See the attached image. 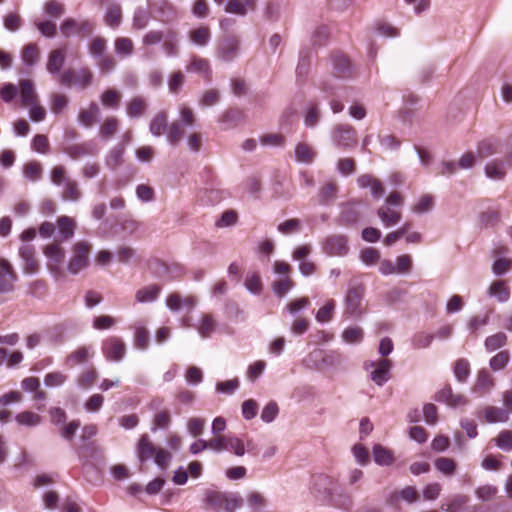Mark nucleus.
Instances as JSON below:
<instances>
[{"label":"nucleus","instance_id":"12","mask_svg":"<svg viewBox=\"0 0 512 512\" xmlns=\"http://www.w3.org/2000/svg\"><path fill=\"white\" fill-rule=\"evenodd\" d=\"M101 351L108 361L120 362L125 357L126 346L120 337L110 336L102 342Z\"/></svg>","mask_w":512,"mask_h":512},{"label":"nucleus","instance_id":"59","mask_svg":"<svg viewBox=\"0 0 512 512\" xmlns=\"http://www.w3.org/2000/svg\"><path fill=\"white\" fill-rule=\"evenodd\" d=\"M63 200L76 202L81 198V192L78 189L76 181L68 180L64 185V191L62 193Z\"/></svg>","mask_w":512,"mask_h":512},{"label":"nucleus","instance_id":"6","mask_svg":"<svg viewBox=\"0 0 512 512\" xmlns=\"http://www.w3.org/2000/svg\"><path fill=\"white\" fill-rule=\"evenodd\" d=\"M90 249L91 245L85 241H80L74 244L72 248V256L67 264V270L70 274L76 275L87 268L89 264L88 254Z\"/></svg>","mask_w":512,"mask_h":512},{"label":"nucleus","instance_id":"32","mask_svg":"<svg viewBox=\"0 0 512 512\" xmlns=\"http://www.w3.org/2000/svg\"><path fill=\"white\" fill-rule=\"evenodd\" d=\"M59 228V240L66 241L73 237L75 231V221L68 216H61L57 220Z\"/></svg>","mask_w":512,"mask_h":512},{"label":"nucleus","instance_id":"21","mask_svg":"<svg viewBox=\"0 0 512 512\" xmlns=\"http://www.w3.org/2000/svg\"><path fill=\"white\" fill-rule=\"evenodd\" d=\"M217 325V321L211 314H203L196 329L201 338L207 339L216 331Z\"/></svg>","mask_w":512,"mask_h":512},{"label":"nucleus","instance_id":"64","mask_svg":"<svg viewBox=\"0 0 512 512\" xmlns=\"http://www.w3.org/2000/svg\"><path fill=\"white\" fill-rule=\"evenodd\" d=\"M497 447L504 451H512V432L509 430L501 431L494 439Z\"/></svg>","mask_w":512,"mask_h":512},{"label":"nucleus","instance_id":"9","mask_svg":"<svg viewBox=\"0 0 512 512\" xmlns=\"http://www.w3.org/2000/svg\"><path fill=\"white\" fill-rule=\"evenodd\" d=\"M362 204L359 201H348L341 205V211L335 223L343 227H355L361 219Z\"/></svg>","mask_w":512,"mask_h":512},{"label":"nucleus","instance_id":"1","mask_svg":"<svg viewBox=\"0 0 512 512\" xmlns=\"http://www.w3.org/2000/svg\"><path fill=\"white\" fill-rule=\"evenodd\" d=\"M310 490L336 508H348L351 504L350 496L341 489L337 490L334 487L333 478L328 475H314L311 479Z\"/></svg>","mask_w":512,"mask_h":512},{"label":"nucleus","instance_id":"14","mask_svg":"<svg viewBox=\"0 0 512 512\" xmlns=\"http://www.w3.org/2000/svg\"><path fill=\"white\" fill-rule=\"evenodd\" d=\"M66 153L72 159H78L84 156H95L99 153V147L94 140H88L67 147Z\"/></svg>","mask_w":512,"mask_h":512},{"label":"nucleus","instance_id":"20","mask_svg":"<svg viewBox=\"0 0 512 512\" xmlns=\"http://www.w3.org/2000/svg\"><path fill=\"white\" fill-rule=\"evenodd\" d=\"M494 387V379L486 369L478 372L473 391L480 395L488 393Z\"/></svg>","mask_w":512,"mask_h":512},{"label":"nucleus","instance_id":"7","mask_svg":"<svg viewBox=\"0 0 512 512\" xmlns=\"http://www.w3.org/2000/svg\"><path fill=\"white\" fill-rule=\"evenodd\" d=\"M240 54V41L237 37L228 35L219 40L215 56L218 60L230 63Z\"/></svg>","mask_w":512,"mask_h":512},{"label":"nucleus","instance_id":"44","mask_svg":"<svg viewBox=\"0 0 512 512\" xmlns=\"http://www.w3.org/2000/svg\"><path fill=\"white\" fill-rule=\"evenodd\" d=\"M510 358V352L508 350H502L490 358L489 367L494 372L503 370L510 362Z\"/></svg>","mask_w":512,"mask_h":512},{"label":"nucleus","instance_id":"48","mask_svg":"<svg viewBox=\"0 0 512 512\" xmlns=\"http://www.w3.org/2000/svg\"><path fill=\"white\" fill-rule=\"evenodd\" d=\"M485 175L492 180H501L505 176L504 164L501 161H491L485 165Z\"/></svg>","mask_w":512,"mask_h":512},{"label":"nucleus","instance_id":"47","mask_svg":"<svg viewBox=\"0 0 512 512\" xmlns=\"http://www.w3.org/2000/svg\"><path fill=\"white\" fill-rule=\"evenodd\" d=\"M225 494V492L207 491L205 493V502L214 511L219 512L223 508V504L225 502Z\"/></svg>","mask_w":512,"mask_h":512},{"label":"nucleus","instance_id":"5","mask_svg":"<svg viewBox=\"0 0 512 512\" xmlns=\"http://www.w3.org/2000/svg\"><path fill=\"white\" fill-rule=\"evenodd\" d=\"M322 252L329 257H345L350 247L348 237L343 234H331L320 243Z\"/></svg>","mask_w":512,"mask_h":512},{"label":"nucleus","instance_id":"45","mask_svg":"<svg viewBox=\"0 0 512 512\" xmlns=\"http://www.w3.org/2000/svg\"><path fill=\"white\" fill-rule=\"evenodd\" d=\"M364 338V332L359 326H349L342 333V340L347 344L361 343Z\"/></svg>","mask_w":512,"mask_h":512},{"label":"nucleus","instance_id":"4","mask_svg":"<svg viewBox=\"0 0 512 512\" xmlns=\"http://www.w3.org/2000/svg\"><path fill=\"white\" fill-rule=\"evenodd\" d=\"M136 452L140 462L153 460L160 468H165L171 459L170 453L162 448L155 447L146 434L139 439Z\"/></svg>","mask_w":512,"mask_h":512},{"label":"nucleus","instance_id":"40","mask_svg":"<svg viewBox=\"0 0 512 512\" xmlns=\"http://www.w3.org/2000/svg\"><path fill=\"white\" fill-rule=\"evenodd\" d=\"M190 41L200 47H205L211 40V32L208 27H199L189 34Z\"/></svg>","mask_w":512,"mask_h":512},{"label":"nucleus","instance_id":"39","mask_svg":"<svg viewBox=\"0 0 512 512\" xmlns=\"http://www.w3.org/2000/svg\"><path fill=\"white\" fill-rule=\"evenodd\" d=\"M134 46L130 38L119 37L114 42V51L121 58H128L133 54Z\"/></svg>","mask_w":512,"mask_h":512},{"label":"nucleus","instance_id":"3","mask_svg":"<svg viewBox=\"0 0 512 512\" xmlns=\"http://www.w3.org/2000/svg\"><path fill=\"white\" fill-rule=\"evenodd\" d=\"M149 131L154 137H160L163 133H166V140L171 146H177L182 137L180 124L176 122L168 124V116L165 111L152 118Z\"/></svg>","mask_w":512,"mask_h":512},{"label":"nucleus","instance_id":"28","mask_svg":"<svg viewBox=\"0 0 512 512\" xmlns=\"http://www.w3.org/2000/svg\"><path fill=\"white\" fill-rule=\"evenodd\" d=\"M374 462L379 466H389L393 463L394 457L390 450L381 444H375L372 448Z\"/></svg>","mask_w":512,"mask_h":512},{"label":"nucleus","instance_id":"52","mask_svg":"<svg viewBox=\"0 0 512 512\" xmlns=\"http://www.w3.org/2000/svg\"><path fill=\"white\" fill-rule=\"evenodd\" d=\"M107 52V41L102 37H96L92 40L89 46V54L95 60L106 55Z\"/></svg>","mask_w":512,"mask_h":512},{"label":"nucleus","instance_id":"42","mask_svg":"<svg viewBox=\"0 0 512 512\" xmlns=\"http://www.w3.org/2000/svg\"><path fill=\"white\" fill-rule=\"evenodd\" d=\"M377 215L381 219L385 227H390L398 223L401 219V214L392 210L389 207H381L377 210Z\"/></svg>","mask_w":512,"mask_h":512},{"label":"nucleus","instance_id":"10","mask_svg":"<svg viewBox=\"0 0 512 512\" xmlns=\"http://www.w3.org/2000/svg\"><path fill=\"white\" fill-rule=\"evenodd\" d=\"M331 139L336 147L349 149L357 144V133L351 125L339 124L333 129Z\"/></svg>","mask_w":512,"mask_h":512},{"label":"nucleus","instance_id":"46","mask_svg":"<svg viewBox=\"0 0 512 512\" xmlns=\"http://www.w3.org/2000/svg\"><path fill=\"white\" fill-rule=\"evenodd\" d=\"M122 20V10L119 4H115L108 8L104 16V22L107 26L116 28Z\"/></svg>","mask_w":512,"mask_h":512},{"label":"nucleus","instance_id":"33","mask_svg":"<svg viewBox=\"0 0 512 512\" xmlns=\"http://www.w3.org/2000/svg\"><path fill=\"white\" fill-rule=\"evenodd\" d=\"M20 87V101L22 105L27 106L37 102V94L35 93L34 85L31 80H21Z\"/></svg>","mask_w":512,"mask_h":512},{"label":"nucleus","instance_id":"8","mask_svg":"<svg viewBox=\"0 0 512 512\" xmlns=\"http://www.w3.org/2000/svg\"><path fill=\"white\" fill-rule=\"evenodd\" d=\"M391 361L380 359L378 362L367 360L364 369L370 371V379L379 387L383 386L391 378Z\"/></svg>","mask_w":512,"mask_h":512},{"label":"nucleus","instance_id":"55","mask_svg":"<svg viewBox=\"0 0 512 512\" xmlns=\"http://www.w3.org/2000/svg\"><path fill=\"white\" fill-rule=\"evenodd\" d=\"M88 358V348L87 347H79L72 353H70L65 361V364L69 367H74L76 365L82 364Z\"/></svg>","mask_w":512,"mask_h":512},{"label":"nucleus","instance_id":"16","mask_svg":"<svg viewBox=\"0 0 512 512\" xmlns=\"http://www.w3.org/2000/svg\"><path fill=\"white\" fill-rule=\"evenodd\" d=\"M19 256L23 260V271L27 274L36 273L38 263L35 259V249L33 245L23 244L19 248Z\"/></svg>","mask_w":512,"mask_h":512},{"label":"nucleus","instance_id":"22","mask_svg":"<svg viewBox=\"0 0 512 512\" xmlns=\"http://www.w3.org/2000/svg\"><path fill=\"white\" fill-rule=\"evenodd\" d=\"M160 293L161 287L152 284L139 289L135 294V299L138 303H152L159 298Z\"/></svg>","mask_w":512,"mask_h":512},{"label":"nucleus","instance_id":"36","mask_svg":"<svg viewBox=\"0 0 512 512\" xmlns=\"http://www.w3.org/2000/svg\"><path fill=\"white\" fill-rule=\"evenodd\" d=\"M150 20V11L143 7H137L133 13L132 27L135 30H142L148 26Z\"/></svg>","mask_w":512,"mask_h":512},{"label":"nucleus","instance_id":"49","mask_svg":"<svg viewBox=\"0 0 512 512\" xmlns=\"http://www.w3.org/2000/svg\"><path fill=\"white\" fill-rule=\"evenodd\" d=\"M453 372H454L455 378L459 382H461V383L466 382V380L468 379V377L470 375L469 361L464 358H460V359L456 360L454 363Z\"/></svg>","mask_w":512,"mask_h":512},{"label":"nucleus","instance_id":"61","mask_svg":"<svg viewBox=\"0 0 512 512\" xmlns=\"http://www.w3.org/2000/svg\"><path fill=\"white\" fill-rule=\"evenodd\" d=\"M68 98L59 93H52L50 95L51 111L54 114H60L68 106Z\"/></svg>","mask_w":512,"mask_h":512},{"label":"nucleus","instance_id":"24","mask_svg":"<svg viewBox=\"0 0 512 512\" xmlns=\"http://www.w3.org/2000/svg\"><path fill=\"white\" fill-rule=\"evenodd\" d=\"M417 492L414 487L406 486L400 491L392 492L388 497L390 505H396L399 500H404L407 503H414L417 500Z\"/></svg>","mask_w":512,"mask_h":512},{"label":"nucleus","instance_id":"60","mask_svg":"<svg viewBox=\"0 0 512 512\" xmlns=\"http://www.w3.org/2000/svg\"><path fill=\"white\" fill-rule=\"evenodd\" d=\"M334 310L335 301L330 299L317 311L315 318L319 323H327L331 321Z\"/></svg>","mask_w":512,"mask_h":512},{"label":"nucleus","instance_id":"17","mask_svg":"<svg viewBox=\"0 0 512 512\" xmlns=\"http://www.w3.org/2000/svg\"><path fill=\"white\" fill-rule=\"evenodd\" d=\"M45 256L48 258L50 264L49 269L53 273H58L60 265L62 264L65 256L64 249L58 244H50L44 250Z\"/></svg>","mask_w":512,"mask_h":512},{"label":"nucleus","instance_id":"29","mask_svg":"<svg viewBox=\"0 0 512 512\" xmlns=\"http://www.w3.org/2000/svg\"><path fill=\"white\" fill-rule=\"evenodd\" d=\"M147 109L146 100L142 97H134L127 104L126 114L129 118H140Z\"/></svg>","mask_w":512,"mask_h":512},{"label":"nucleus","instance_id":"34","mask_svg":"<svg viewBox=\"0 0 512 512\" xmlns=\"http://www.w3.org/2000/svg\"><path fill=\"white\" fill-rule=\"evenodd\" d=\"M507 341L508 337L504 332H497L485 339L484 347L488 353H492L504 347L507 344Z\"/></svg>","mask_w":512,"mask_h":512},{"label":"nucleus","instance_id":"54","mask_svg":"<svg viewBox=\"0 0 512 512\" xmlns=\"http://www.w3.org/2000/svg\"><path fill=\"white\" fill-rule=\"evenodd\" d=\"M337 195V186L334 183H327L319 191V202L322 205H329Z\"/></svg>","mask_w":512,"mask_h":512},{"label":"nucleus","instance_id":"23","mask_svg":"<svg viewBox=\"0 0 512 512\" xmlns=\"http://www.w3.org/2000/svg\"><path fill=\"white\" fill-rule=\"evenodd\" d=\"M510 413L507 409L488 406L484 410V418L487 423H504L509 420Z\"/></svg>","mask_w":512,"mask_h":512},{"label":"nucleus","instance_id":"50","mask_svg":"<svg viewBox=\"0 0 512 512\" xmlns=\"http://www.w3.org/2000/svg\"><path fill=\"white\" fill-rule=\"evenodd\" d=\"M119 122L115 117H109L99 128V137L103 140H109L117 131Z\"/></svg>","mask_w":512,"mask_h":512},{"label":"nucleus","instance_id":"25","mask_svg":"<svg viewBox=\"0 0 512 512\" xmlns=\"http://www.w3.org/2000/svg\"><path fill=\"white\" fill-rule=\"evenodd\" d=\"M124 144H118L109 150L105 157V165L110 170H115L123 163Z\"/></svg>","mask_w":512,"mask_h":512},{"label":"nucleus","instance_id":"51","mask_svg":"<svg viewBox=\"0 0 512 512\" xmlns=\"http://www.w3.org/2000/svg\"><path fill=\"white\" fill-rule=\"evenodd\" d=\"M311 64L310 51L308 49H301L299 53V60L296 67L297 78L305 77L309 71Z\"/></svg>","mask_w":512,"mask_h":512},{"label":"nucleus","instance_id":"18","mask_svg":"<svg viewBox=\"0 0 512 512\" xmlns=\"http://www.w3.org/2000/svg\"><path fill=\"white\" fill-rule=\"evenodd\" d=\"M334 73L339 78H347L351 75L352 66L349 59L341 53L333 54L331 57Z\"/></svg>","mask_w":512,"mask_h":512},{"label":"nucleus","instance_id":"13","mask_svg":"<svg viewBox=\"0 0 512 512\" xmlns=\"http://www.w3.org/2000/svg\"><path fill=\"white\" fill-rule=\"evenodd\" d=\"M17 279L18 277L11 264L6 259H0V293L12 292Z\"/></svg>","mask_w":512,"mask_h":512},{"label":"nucleus","instance_id":"2","mask_svg":"<svg viewBox=\"0 0 512 512\" xmlns=\"http://www.w3.org/2000/svg\"><path fill=\"white\" fill-rule=\"evenodd\" d=\"M364 297L365 287L362 283L349 286L343 298V316L348 319H360L365 312Z\"/></svg>","mask_w":512,"mask_h":512},{"label":"nucleus","instance_id":"62","mask_svg":"<svg viewBox=\"0 0 512 512\" xmlns=\"http://www.w3.org/2000/svg\"><path fill=\"white\" fill-rule=\"evenodd\" d=\"M166 37V30H150L142 38L145 46H153L162 43Z\"/></svg>","mask_w":512,"mask_h":512},{"label":"nucleus","instance_id":"35","mask_svg":"<svg viewBox=\"0 0 512 512\" xmlns=\"http://www.w3.org/2000/svg\"><path fill=\"white\" fill-rule=\"evenodd\" d=\"M489 295L497 299L500 303H505L510 298V290L505 282L498 280L494 282L489 288Z\"/></svg>","mask_w":512,"mask_h":512},{"label":"nucleus","instance_id":"53","mask_svg":"<svg viewBox=\"0 0 512 512\" xmlns=\"http://www.w3.org/2000/svg\"><path fill=\"white\" fill-rule=\"evenodd\" d=\"M435 468L445 476H451L455 473L456 463L451 458L440 457L434 461Z\"/></svg>","mask_w":512,"mask_h":512},{"label":"nucleus","instance_id":"11","mask_svg":"<svg viewBox=\"0 0 512 512\" xmlns=\"http://www.w3.org/2000/svg\"><path fill=\"white\" fill-rule=\"evenodd\" d=\"M92 73L88 68H81L77 72L72 69L65 70L59 77V82L63 86L74 85L85 89L92 83Z\"/></svg>","mask_w":512,"mask_h":512},{"label":"nucleus","instance_id":"19","mask_svg":"<svg viewBox=\"0 0 512 512\" xmlns=\"http://www.w3.org/2000/svg\"><path fill=\"white\" fill-rule=\"evenodd\" d=\"M162 50L169 57H176L179 54V36L173 29H166V37L162 41Z\"/></svg>","mask_w":512,"mask_h":512},{"label":"nucleus","instance_id":"56","mask_svg":"<svg viewBox=\"0 0 512 512\" xmlns=\"http://www.w3.org/2000/svg\"><path fill=\"white\" fill-rule=\"evenodd\" d=\"M244 285L247 291L253 295H260L263 289L260 276L256 272L246 276Z\"/></svg>","mask_w":512,"mask_h":512},{"label":"nucleus","instance_id":"37","mask_svg":"<svg viewBox=\"0 0 512 512\" xmlns=\"http://www.w3.org/2000/svg\"><path fill=\"white\" fill-rule=\"evenodd\" d=\"M186 70L192 73L204 74L208 80L211 77L210 64L207 59L194 57L187 65Z\"/></svg>","mask_w":512,"mask_h":512},{"label":"nucleus","instance_id":"31","mask_svg":"<svg viewBox=\"0 0 512 512\" xmlns=\"http://www.w3.org/2000/svg\"><path fill=\"white\" fill-rule=\"evenodd\" d=\"M14 420L20 426L37 427L42 422V417L32 411H22L15 415Z\"/></svg>","mask_w":512,"mask_h":512},{"label":"nucleus","instance_id":"38","mask_svg":"<svg viewBox=\"0 0 512 512\" xmlns=\"http://www.w3.org/2000/svg\"><path fill=\"white\" fill-rule=\"evenodd\" d=\"M21 60L26 67L35 66L39 61V50L37 45L34 43L25 45L22 50Z\"/></svg>","mask_w":512,"mask_h":512},{"label":"nucleus","instance_id":"27","mask_svg":"<svg viewBox=\"0 0 512 512\" xmlns=\"http://www.w3.org/2000/svg\"><path fill=\"white\" fill-rule=\"evenodd\" d=\"M316 153L306 143H298L294 149V157L296 162L301 164H311L315 159Z\"/></svg>","mask_w":512,"mask_h":512},{"label":"nucleus","instance_id":"63","mask_svg":"<svg viewBox=\"0 0 512 512\" xmlns=\"http://www.w3.org/2000/svg\"><path fill=\"white\" fill-rule=\"evenodd\" d=\"M434 206V199L431 195H423L419 198L418 202L414 205L412 211L416 214H424L432 210Z\"/></svg>","mask_w":512,"mask_h":512},{"label":"nucleus","instance_id":"30","mask_svg":"<svg viewBox=\"0 0 512 512\" xmlns=\"http://www.w3.org/2000/svg\"><path fill=\"white\" fill-rule=\"evenodd\" d=\"M499 141L488 138L480 141L477 145V155L480 158H487L499 152Z\"/></svg>","mask_w":512,"mask_h":512},{"label":"nucleus","instance_id":"15","mask_svg":"<svg viewBox=\"0 0 512 512\" xmlns=\"http://www.w3.org/2000/svg\"><path fill=\"white\" fill-rule=\"evenodd\" d=\"M434 400L440 403H445L451 407H457L467 403V400L463 395L453 393L452 387L449 384H446L434 395Z\"/></svg>","mask_w":512,"mask_h":512},{"label":"nucleus","instance_id":"43","mask_svg":"<svg viewBox=\"0 0 512 512\" xmlns=\"http://www.w3.org/2000/svg\"><path fill=\"white\" fill-rule=\"evenodd\" d=\"M99 115L98 105L91 102L88 109L82 110L79 113L78 120L84 127H91L95 121V118Z\"/></svg>","mask_w":512,"mask_h":512},{"label":"nucleus","instance_id":"41","mask_svg":"<svg viewBox=\"0 0 512 512\" xmlns=\"http://www.w3.org/2000/svg\"><path fill=\"white\" fill-rule=\"evenodd\" d=\"M149 8L161 17H169L174 13V7L168 0H147Z\"/></svg>","mask_w":512,"mask_h":512},{"label":"nucleus","instance_id":"57","mask_svg":"<svg viewBox=\"0 0 512 512\" xmlns=\"http://www.w3.org/2000/svg\"><path fill=\"white\" fill-rule=\"evenodd\" d=\"M149 346L148 331L143 326H136L134 330V347L146 350Z\"/></svg>","mask_w":512,"mask_h":512},{"label":"nucleus","instance_id":"26","mask_svg":"<svg viewBox=\"0 0 512 512\" xmlns=\"http://www.w3.org/2000/svg\"><path fill=\"white\" fill-rule=\"evenodd\" d=\"M65 62V55L61 49L50 52L47 61V71L52 75H59Z\"/></svg>","mask_w":512,"mask_h":512},{"label":"nucleus","instance_id":"58","mask_svg":"<svg viewBox=\"0 0 512 512\" xmlns=\"http://www.w3.org/2000/svg\"><path fill=\"white\" fill-rule=\"evenodd\" d=\"M23 175L32 182L39 181L42 177V167L36 161L29 162L24 166Z\"/></svg>","mask_w":512,"mask_h":512}]
</instances>
